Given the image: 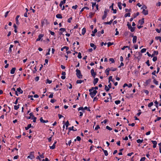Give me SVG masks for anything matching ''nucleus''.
<instances>
[{"label": "nucleus", "instance_id": "f257e3e1", "mask_svg": "<svg viewBox=\"0 0 161 161\" xmlns=\"http://www.w3.org/2000/svg\"><path fill=\"white\" fill-rule=\"evenodd\" d=\"M90 92V95L91 97L92 98L93 97L96 95L97 92L96 90H94V87H92L91 89L89 90Z\"/></svg>", "mask_w": 161, "mask_h": 161}, {"label": "nucleus", "instance_id": "f03ea898", "mask_svg": "<svg viewBox=\"0 0 161 161\" xmlns=\"http://www.w3.org/2000/svg\"><path fill=\"white\" fill-rule=\"evenodd\" d=\"M76 74L77 77L79 78H81L82 75L81 74L80 71L78 69H77L76 70Z\"/></svg>", "mask_w": 161, "mask_h": 161}, {"label": "nucleus", "instance_id": "7ed1b4c3", "mask_svg": "<svg viewBox=\"0 0 161 161\" xmlns=\"http://www.w3.org/2000/svg\"><path fill=\"white\" fill-rule=\"evenodd\" d=\"M29 115L31 116V119L33 120V121L34 122H35L36 121V118L34 116L32 113H30Z\"/></svg>", "mask_w": 161, "mask_h": 161}, {"label": "nucleus", "instance_id": "20e7f679", "mask_svg": "<svg viewBox=\"0 0 161 161\" xmlns=\"http://www.w3.org/2000/svg\"><path fill=\"white\" fill-rule=\"evenodd\" d=\"M88 108L87 107H85L84 108H83V107H80L78 109V111L81 110L83 111V113L84 112V110H86Z\"/></svg>", "mask_w": 161, "mask_h": 161}, {"label": "nucleus", "instance_id": "39448f33", "mask_svg": "<svg viewBox=\"0 0 161 161\" xmlns=\"http://www.w3.org/2000/svg\"><path fill=\"white\" fill-rule=\"evenodd\" d=\"M133 37L132 42L134 44L136 42L137 40V36H136L133 35L132 36Z\"/></svg>", "mask_w": 161, "mask_h": 161}, {"label": "nucleus", "instance_id": "423d86ee", "mask_svg": "<svg viewBox=\"0 0 161 161\" xmlns=\"http://www.w3.org/2000/svg\"><path fill=\"white\" fill-rule=\"evenodd\" d=\"M44 36V35L42 34H40L39 35L38 37L36 39V41H38L41 40L42 38Z\"/></svg>", "mask_w": 161, "mask_h": 161}, {"label": "nucleus", "instance_id": "0eeeda50", "mask_svg": "<svg viewBox=\"0 0 161 161\" xmlns=\"http://www.w3.org/2000/svg\"><path fill=\"white\" fill-rule=\"evenodd\" d=\"M16 91H17V92L19 93V94H22L23 92V91L21 89L20 87L17 88Z\"/></svg>", "mask_w": 161, "mask_h": 161}, {"label": "nucleus", "instance_id": "6e6552de", "mask_svg": "<svg viewBox=\"0 0 161 161\" xmlns=\"http://www.w3.org/2000/svg\"><path fill=\"white\" fill-rule=\"evenodd\" d=\"M144 23V19H142L140 20L138 22L139 24L140 25H142Z\"/></svg>", "mask_w": 161, "mask_h": 161}, {"label": "nucleus", "instance_id": "1a4fd4ad", "mask_svg": "<svg viewBox=\"0 0 161 161\" xmlns=\"http://www.w3.org/2000/svg\"><path fill=\"white\" fill-rule=\"evenodd\" d=\"M109 71L110 70L109 68H108L106 69L105 72L107 75H109Z\"/></svg>", "mask_w": 161, "mask_h": 161}, {"label": "nucleus", "instance_id": "9d476101", "mask_svg": "<svg viewBox=\"0 0 161 161\" xmlns=\"http://www.w3.org/2000/svg\"><path fill=\"white\" fill-rule=\"evenodd\" d=\"M91 72L92 75L93 77H95L96 74L95 73L93 69H92L91 70Z\"/></svg>", "mask_w": 161, "mask_h": 161}, {"label": "nucleus", "instance_id": "9b49d317", "mask_svg": "<svg viewBox=\"0 0 161 161\" xmlns=\"http://www.w3.org/2000/svg\"><path fill=\"white\" fill-rule=\"evenodd\" d=\"M40 121L41 122L43 123H47L48 122L47 120H44L41 117L40 119Z\"/></svg>", "mask_w": 161, "mask_h": 161}, {"label": "nucleus", "instance_id": "f8f14e48", "mask_svg": "<svg viewBox=\"0 0 161 161\" xmlns=\"http://www.w3.org/2000/svg\"><path fill=\"white\" fill-rule=\"evenodd\" d=\"M16 70V68L15 67L13 68L10 70V73L11 74H14L15 73Z\"/></svg>", "mask_w": 161, "mask_h": 161}, {"label": "nucleus", "instance_id": "ddd939ff", "mask_svg": "<svg viewBox=\"0 0 161 161\" xmlns=\"http://www.w3.org/2000/svg\"><path fill=\"white\" fill-rule=\"evenodd\" d=\"M19 17V15H18L17 16L16 18V24L17 25H18L19 24V21L18 20V19Z\"/></svg>", "mask_w": 161, "mask_h": 161}, {"label": "nucleus", "instance_id": "4468645a", "mask_svg": "<svg viewBox=\"0 0 161 161\" xmlns=\"http://www.w3.org/2000/svg\"><path fill=\"white\" fill-rule=\"evenodd\" d=\"M107 12L106 10H105L104 11V14L102 17V19H104L107 17Z\"/></svg>", "mask_w": 161, "mask_h": 161}, {"label": "nucleus", "instance_id": "2eb2a0df", "mask_svg": "<svg viewBox=\"0 0 161 161\" xmlns=\"http://www.w3.org/2000/svg\"><path fill=\"white\" fill-rule=\"evenodd\" d=\"M14 47V46L12 45H10L9 50H8V52L10 53L12 52V48H13Z\"/></svg>", "mask_w": 161, "mask_h": 161}, {"label": "nucleus", "instance_id": "dca6fc26", "mask_svg": "<svg viewBox=\"0 0 161 161\" xmlns=\"http://www.w3.org/2000/svg\"><path fill=\"white\" fill-rule=\"evenodd\" d=\"M142 13L145 15H146L148 14V12L147 10L144 9L142 10Z\"/></svg>", "mask_w": 161, "mask_h": 161}, {"label": "nucleus", "instance_id": "f3484780", "mask_svg": "<svg viewBox=\"0 0 161 161\" xmlns=\"http://www.w3.org/2000/svg\"><path fill=\"white\" fill-rule=\"evenodd\" d=\"M90 46L91 47H93L94 49V50H95L96 48V46L93 43H91L90 44Z\"/></svg>", "mask_w": 161, "mask_h": 161}, {"label": "nucleus", "instance_id": "a211bd4d", "mask_svg": "<svg viewBox=\"0 0 161 161\" xmlns=\"http://www.w3.org/2000/svg\"><path fill=\"white\" fill-rule=\"evenodd\" d=\"M27 158H30L31 159H32L34 158V157L33 155L30 154V155L27 157Z\"/></svg>", "mask_w": 161, "mask_h": 161}, {"label": "nucleus", "instance_id": "6ab92c4d", "mask_svg": "<svg viewBox=\"0 0 161 161\" xmlns=\"http://www.w3.org/2000/svg\"><path fill=\"white\" fill-rule=\"evenodd\" d=\"M121 4H122V3L121 2H119L118 3V7H119V9L120 10H121L122 8V7L121 6Z\"/></svg>", "mask_w": 161, "mask_h": 161}, {"label": "nucleus", "instance_id": "aec40b11", "mask_svg": "<svg viewBox=\"0 0 161 161\" xmlns=\"http://www.w3.org/2000/svg\"><path fill=\"white\" fill-rule=\"evenodd\" d=\"M56 17L58 19H62V16L60 14H57L56 15Z\"/></svg>", "mask_w": 161, "mask_h": 161}, {"label": "nucleus", "instance_id": "412c9836", "mask_svg": "<svg viewBox=\"0 0 161 161\" xmlns=\"http://www.w3.org/2000/svg\"><path fill=\"white\" fill-rule=\"evenodd\" d=\"M98 79L97 78H95L93 81V84L95 85L98 81Z\"/></svg>", "mask_w": 161, "mask_h": 161}, {"label": "nucleus", "instance_id": "4be33fe9", "mask_svg": "<svg viewBox=\"0 0 161 161\" xmlns=\"http://www.w3.org/2000/svg\"><path fill=\"white\" fill-rule=\"evenodd\" d=\"M66 49V51H67L69 49V48L68 47H67L66 46H64L61 48V51H63L64 50V49Z\"/></svg>", "mask_w": 161, "mask_h": 161}, {"label": "nucleus", "instance_id": "5701e85b", "mask_svg": "<svg viewBox=\"0 0 161 161\" xmlns=\"http://www.w3.org/2000/svg\"><path fill=\"white\" fill-rule=\"evenodd\" d=\"M86 32V29L85 28H83L82 30V34L84 35Z\"/></svg>", "mask_w": 161, "mask_h": 161}, {"label": "nucleus", "instance_id": "b1692460", "mask_svg": "<svg viewBox=\"0 0 161 161\" xmlns=\"http://www.w3.org/2000/svg\"><path fill=\"white\" fill-rule=\"evenodd\" d=\"M31 124H29L25 128L26 130H28L31 127Z\"/></svg>", "mask_w": 161, "mask_h": 161}, {"label": "nucleus", "instance_id": "393cba45", "mask_svg": "<svg viewBox=\"0 0 161 161\" xmlns=\"http://www.w3.org/2000/svg\"><path fill=\"white\" fill-rule=\"evenodd\" d=\"M116 68H115L111 67V68H109L110 71H114L116 70Z\"/></svg>", "mask_w": 161, "mask_h": 161}, {"label": "nucleus", "instance_id": "a878e982", "mask_svg": "<svg viewBox=\"0 0 161 161\" xmlns=\"http://www.w3.org/2000/svg\"><path fill=\"white\" fill-rule=\"evenodd\" d=\"M156 40H159L160 42H161V37L160 36H156L155 37Z\"/></svg>", "mask_w": 161, "mask_h": 161}, {"label": "nucleus", "instance_id": "bb28decb", "mask_svg": "<svg viewBox=\"0 0 161 161\" xmlns=\"http://www.w3.org/2000/svg\"><path fill=\"white\" fill-rule=\"evenodd\" d=\"M143 140L138 139L136 140V142L138 143H141L143 142Z\"/></svg>", "mask_w": 161, "mask_h": 161}, {"label": "nucleus", "instance_id": "cd10ccee", "mask_svg": "<svg viewBox=\"0 0 161 161\" xmlns=\"http://www.w3.org/2000/svg\"><path fill=\"white\" fill-rule=\"evenodd\" d=\"M19 104L17 105H14V109L17 110L19 108Z\"/></svg>", "mask_w": 161, "mask_h": 161}, {"label": "nucleus", "instance_id": "c85d7f7f", "mask_svg": "<svg viewBox=\"0 0 161 161\" xmlns=\"http://www.w3.org/2000/svg\"><path fill=\"white\" fill-rule=\"evenodd\" d=\"M129 29L130 30V31L131 32H133L134 31H135V28L134 27H130V28Z\"/></svg>", "mask_w": 161, "mask_h": 161}, {"label": "nucleus", "instance_id": "c756f323", "mask_svg": "<svg viewBox=\"0 0 161 161\" xmlns=\"http://www.w3.org/2000/svg\"><path fill=\"white\" fill-rule=\"evenodd\" d=\"M103 152H104L105 155L106 156H108V151L106 150H104L103 149Z\"/></svg>", "mask_w": 161, "mask_h": 161}, {"label": "nucleus", "instance_id": "7c9ffc66", "mask_svg": "<svg viewBox=\"0 0 161 161\" xmlns=\"http://www.w3.org/2000/svg\"><path fill=\"white\" fill-rule=\"evenodd\" d=\"M78 57L79 59H81L82 58L81 54L80 52H79L78 53Z\"/></svg>", "mask_w": 161, "mask_h": 161}, {"label": "nucleus", "instance_id": "2f4dec72", "mask_svg": "<svg viewBox=\"0 0 161 161\" xmlns=\"http://www.w3.org/2000/svg\"><path fill=\"white\" fill-rule=\"evenodd\" d=\"M112 76H110L109 77V78H108V82L109 83L110 82V81H113V80H112Z\"/></svg>", "mask_w": 161, "mask_h": 161}, {"label": "nucleus", "instance_id": "473e14b6", "mask_svg": "<svg viewBox=\"0 0 161 161\" xmlns=\"http://www.w3.org/2000/svg\"><path fill=\"white\" fill-rule=\"evenodd\" d=\"M112 21H113V20H111L109 22H105V24H106L111 25V24L112 22Z\"/></svg>", "mask_w": 161, "mask_h": 161}, {"label": "nucleus", "instance_id": "72a5a7b5", "mask_svg": "<svg viewBox=\"0 0 161 161\" xmlns=\"http://www.w3.org/2000/svg\"><path fill=\"white\" fill-rule=\"evenodd\" d=\"M45 153H42V154H40V156H39L40 158H44V154Z\"/></svg>", "mask_w": 161, "mask_h": 161}, {"label": "nucleus", "instance_id": "f704fd0d", "mask_svg": "<svg viewBox=\"0 0 161 161\" xmlns=\"http://www.w3.org/2000/svg\"><path fill=\"white\" fill-rule=\"evenodd\" d=\"M153 82L156 85H158V82L155 79L153 80Z\"/></svg>", "mask_w": 161, "mask_h": 161}, {"label": "nucleus", "instance_id": "c9c22d12", "mask_svg": "<svg viewBox=\"0 0 161 161\" xmlns=\"http://www.w3.org/2000/svg\"><path fill=\"white\" fill-rule=\"evenodd\" d=\"M55 145L53 144V145L52 146H50V149H53L55 148Z\"/></svg>", "mask_w": 161, "mask_h": 161}, {"label": "nucleus", "instance_id": "e433bc0d", "mask_svg": "<svg viewBox=\"0 0 161 161\" xmlns=\"http://www.w3.org/2000/svg\"><path fill=\"white\" fill-rule=\"evenodd\" d=\"M76 140L79 141H80L81 140V138L79 136H77L76 137V139L75 140V141H76Z\"/></svg>", "mask_w": 161, "mask_h": 161}, {"label": "nucleus", "instance_id": "4c0bfd02", "mask_svg": "<svg viewBox=\"0 0 161 161\" xmlns=\"http://www.w3.org/2000/svg\"><path fill=\"white\" fill-rule=\"evenodd\" d=\"M121 101L120 100H116L115 101V103L118 105L120 103Z\"/></svg>", "mask_w": 161, "mask_h": 161}, {"label": "nucleus", "instance_id": "58836bf2", "mask_svg": "<svg viewBox=\"0 0 161 161\" xmlns=\"http://www.w3.org/2000/svg\"><path fill=\"white\" fill-rule=\"evenodd\" d=\"M83 81V80H78L76 81V83L77 84H81Z\"/></svg>", "mask_w": 161, "mask_h": 161}, {"label": "nucleus", "instance_id": "ea45409f", "mask_svg": "<svg viewBox=\"0 0 161 161\" xmlns=\"http://www.w3.org/2000/svg\"><path fill=\"white\" fill-rule=\"evenodd\" d=\"M130 13H126L125 15V16L126 17H130Z\"/></svg>", "mask_w": 161, "mask_h": 161}, {"label": "nucleus", "instance_id": "a19ab883", "mask_svg": "<svg viewBox=\"0 0 161 161\" xmlns=\"http://www.w3.org/2000/svg\"><path fill=\"white\" fill-rule=\"evenodd\" d=\"M108 47H109L110 46L112 45H113L114 44V43L113 42H108Z\"/></svg>", "mask_w": 161, "mask_h": 161}, {"label": "nucleus", "instance_id": "79ce46f5", "mask_svg": "<svg viewBox=\"0 0 161 161\" xmlns=\"http://www.w3.org/2000/svg\"><path fill=\"white\" fill-rule=\"evenodd\" d=\"M146 48H143L141 50V52L142 53H144L146 52Z\"/></svg>", "mask_w": 161, "mask_h": 161}, {"label": "nucleus", "instance_id": "37998d69", "mask_svg": "<svg viewBox=\"0 0 161 161\" xmlns=\"http://www.w3.org/2000/svg\"><path fill=\"white\" fill-rule=\"evenodd\" d=\"M105 89L106 91L108 92L109 90V88L107 86H105Z\"/></svg>", "mask_w": 161, "mask_h": 161}, {"label": "nucleus", "instance_id": "c03bdc74", "mask_svg": "<svg viewBox=\"0 0 161 161\" xmlns=\"http://www.w3.org/2000/svg\"><path fill=\"white\" fill-rule=\"evenodd\" d=\"M116 33L115 34V35L116 36L118 35L119 34V32L118 31V29L116 28L115 29Z\"/></svg>", "mask_w": 161, "mask_h": 161}, {"label": "nucleus", "instance_id": "a18cd8bd", "mask_svg": "<svg viewBox=\"0 0 161 161\" xmlns=\"http://www.w3.org/2000/svg\"><path fill=\"white\" fill-rule=\"evenodd\" d=\"M153 105V102H151L148 105V107H150L152 106Z\"/></svg>", "mask_w": 161, "mask_h": 161}, {"label": "nucleus", "instance_id": "49530a36", "mask_svg": "<svg viewBox=\"0 0 161 161\" xmlns=\"http://www.w3.org/2000/svg\"><path fill=\"white\" fill-rule=\"evenodd\" d=\"M106 128L107 129H108V130H112V128L110 127H109L108 126H106Z\"/></svg>", "mask_w": 161, "mask_h": 161}, {"label": "nucleus", "instance_id": "de8ad7c7", "mask_svg": "<svg viewBox=\"0 0 161 161\" xmlns=\"http://www.w3.org/2000/svg\"><path fill=\"white\" fill-rule=\"evenodd\" d=\"M147 7L145 5H144L141 8V9H142V10H143L144 9L145 10L146 9H147Z\"/></svg>", "mask_w": 161, "mask_h": 161}, {"label": "nucleus", "instance_id": "09e8293b", "mask_svg": "<svg viewBox=\"0 0 161 161\" xmlns=\"http://www.w3.org/2000/svg\"><path fill=\"white\" fill-rule=\"evenodd\" d=\"M109 60L111 62V63H114V60L113 58H109Z\"/></svg>", "mask_w": 161, "mask_h": 161}, {"label": "nucleus", "instance_id": "8fccbe9b", "mask_svg": "<svg viewBox=\"0 0 161 161\" xmlns=\"http://www.w3.org/2000/svg\"><path fill=\"white\" fill-rule=\"evenodd\" d=\"M157 59V57H154L153 58V60L154 62L156 61Z\"/></svg>", "mask_w": 161, "mask_h": 161}, {"label": "nucleus", "instance_id": "3c124183", "mask_svg": "<svg viewBox=\"0 0 161 161\" xmlns=\"http://www.w3.org/2000/svg\"><path fill=\"white\" fill-rule=\"evenodd\" d=\"M69 122L68 121H67L65 124V125L66 126V127H68V126H69Z\"/></svg>", "mask_w": 161, "mask_h": 161}, {"label": "nucleus", "instance_id": "603ef678", "mask_svg": "<svg viewBox=\"0 0 161 161\" xmlns=\"http://www.w3.org/2000/svg\"><path fill=\"white\" fill-rule=\"evenodd\" d=\"M161 119V117H158V118H157V119H156V120H154V121H155V122H156V121H158L159 120H160V119Z\"/></svg>", "mask_w": 161, "mask_h": 161}, {"label": "nucleus", "instance_id": "864d4df0", "mask_svg": "<svg viewBox=\"0 0 161 161\" xmlns=\"http://www.w3.org/2000/svg\"><path fill=\"white\" fill-rule=\"evenodd\" d=\"M152 142L153 145H157V142L156 141H152Z\"/></svg>", "mask_w": 161, "mask_h": 161}, {"label": "nucleus", "instance_id": "5fc2aeb1", "mask_svg": "<svg viewBox=\"0 0 161 161\" xmlns=\"http://www.w3.org/2000/svg\"><path fill=\"white\" fill-rule=\"evenodd\" d=\"M78 7V6L76 5H75V6H73L72 7V8L73 9H76Z\"/></svg>", "mask_w": 161, "mask_h": 161}, {"label": "nucleus", "instance_id": "6e6d98bb", "mask_svg": "<svg viewBox=\"0 0 161 161\" xmlns=\"http://www.w3.org/2000/svg\"><path fill=\"white\" fill-rule=\"evenodd\" d=\"M100 126H99V125H97V126L95 128V130H97V129H100Z\"/></svg>", "mask_w": 161, "mask_h": 161}, {"label": "nucleus", "instance_id": "4d7b16f0", "mask_svg": "<svg viewBox=\"0 0 161 161\" xmlns=\"http://www.w3.org/2000/svg\"><path fill=\"white\" fill-rule=\"evenodd\" d=\"M19 98V97H18V98H17V99H16V101H15V102L14 103L15 104H17L18 103V99Z\"/></svg>", "mask_w": 161, "mask_h": 161}, {"label": "nucleus", "instance_id": "13d9d810", "mask_svg": "<svg viewBox=\"0 0 161 161\" xmlns=\"http://www.w3.org/2000/svg\"><path fill=\"white\" fill-rule=\"evenodd\" d=\"M72 17H70V18H69L68 20V22H69V23H70L71 22V21L72 20Z\"/></svg>", "mask_w": 161, "mask_h": 161}, {"label": "nucleus", "instance_id": "bf43d9fd", "mask_svg": "<svg viewBox=\"0 0 161 161\" xmlns=\"http://www.w3.org/2000/svg\"><path fill=\"white\" fill-rule=\"evenodd\" d=\"M156 30L157 32L159 33L161 32V29H156Z\"/></svg>", "mask_w": 161, "mask_h": 161}, {"label": "nucleus", "instance_id": "052dcab7", "mask_svg": "<svg viewBox=\"0 0 161 161\" xmlns=\"http://www.w3.org/2000/svg\"><path fill=\"white\" fill-rule=\"evenodd\" d=\"M146 158L145 157H142L141 158L140 161H144L145 160Z\"/></svg>", "mask_w": 161, "mask_h": 161}, {"label": "nucleus", "instance_id": "680f3d73", "mask_svg": "<svg viewBox=\"0 0 161 161\" xmlns=\"http://www.w3.org/2000/svg\"><path fill=\"white\" fill-rule=\"evenodd\" d=\"M56 101V100L55 99H51L50 102L51 103H53L55 102Z\"/></svg>", "mask_w": 161, "mask_h": 161}, {"label": "nucleus", "instance_id": "e2e57ef3", "mask_svg": "<svg viewBox=\"0 0 161 161\" xmlns=\"http://www.w3.org/2000/svg\"><path fill=\"white\" fill-rule=\"evenodd\" d=\"M49 32H50L51 34L53 36L54 35L55 33L54 32L51 31H49Z\"/></svg>", "mask_w": 161, "mask_h": 161}, {"label": "nucleus", "instance_id": "0e129e2a", "mask_svg": "<svg viewBox=\"0 0 161 161\" xmlns=\"http://www.w3.org/2000/svg\"><path fill=\"white\" fill-rule=\"evenodd\" d=\"M144 92L147 95H148L149 93V91L147 90H145Z\"/></svg>", "mask_w": 161, "mask_h": 161}, {"label": "nucleus", "instance_id": "69168bd1", "mask_svg": "<svg viewBox=\"0 0 161 161\" xmlns=\"http://www.w3.org/2000/svg\"><path fill=\"white\" fill-rule=\"evenodd\" d=\"M9 11H7L5 14L4 16L5 17H6L8 16Z\"/></svg>", "mask_w": 161, "mask_h": 161}, {"label": "nucleus", "instance_id": "338daca9", "mask_svg": "<svg viewBox=\"0 0 161 161\" xmlns=\"http://www.w3.org/2000/svg\"><path fill=\"white\" fill-rule=\"evenodd\" d=\"M146 64L148 66H150V64H149V60H148L146 62Z\"/></svg>", "mask_w": 161, "mask_h": 161}, {"label": "nucleus", "instance_id": "774afa93", "mask_svg": "<svg viewBox=\"0 0 161 161\" xmlns=\"http://www.w3.org/2000/svg\"><path fill=\"white\" fill-rule=\"evenodd\" d=\"M97 29H94V30H93V31H92V33H97Z\"/></svg>", "mask_w": 161, "mask_h": 161}]
</instances>
